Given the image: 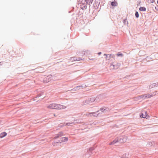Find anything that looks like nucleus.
<instances>
[{
    "mask_svg": "<svg viewBox=\"0 0 158 158\" xmlns=\"http://www.w3.org/2000/svg\"><path fill=\"white\" fill-rule=\"evenodd\" d=\"M70 60L72 61H80L82 60L80 58H76L75 57H72L71 58Z\"/></svg>",
    "mask_w": 158,
    "mask_h": 158,
    "instance_id": "0eeeda50",
    "label": "nucleus"
},
{
    "mask_svg": "<svg viewBox=\"0 0 158 158\" xmlns=\"http://www.w3.org/2000/svg\"><path fill=\"white\" fill-rule=\"evenodd\" d=\"M86 116L89 117V116H97V115L96 114V112H87L86 113V114H85Z\"/></svg>",
    "mask_w": 158,
    "mask_h": 158,
    "instance_id": "f03ea898",
    "label": "nucleus"
},
{
    "mask_svg": "<svg viewBox=\"0 0 158 158\" xmlns=\"http://www.w3.org/2000/svg\"><path fill=\"white\" fill-rule=\"evenodd\" d=\"M101 54V52H99L98 53V55H100Z\"/></svg>",
    "mask_w": 158,
    "mask_h": 158,
    "instance_id": "a211bd4d",
    "label": "nucleus"
},
{
    "mask_svg": "<svg viewBox=\"0 0 158 158\" xmlns=\"http://www.w3.org/2000/svg\"><path fill=\"white\" fill-rule=\"evenodd\" d=\"M139 10L141 11H145L146 9L143 7H140L139 8Z\"/></svg>",
    "mask_w": 158,
    "mask_h": 158,
    "instance_id": "f8f14e48",
    "label": "nucleus"
},
{
    "mask_svg": "<svg viewBox=\"0 0 158 158\" xmlns=\"http://www.w3.org/2000/svg\"><path fill=\"white\" fill-rule=\"evenodd\" d=\"M66 106H62L61 105L57 104L56 103H52L49 105L48 106L47 108L48 109H62L65 108Z\"/></svg>",
    "mask_w": 158,
    "mask_h": 158,
    "instance_id": "f257e3e1",
    "label": "nucleus"
},
{
    "mask_svg": "<svg viewBox=\"0 0 158 158\" xmlns=\"http://www.w3.org/2000/svg\"><path fill=\"white\" fill-rule=\"evenodd\" d=\"M157 86H158V83H157V84L154 83V84H151L150 86V88H152L154 87H157Z\"/></svg>",
    "mask_w": 158,
    "mask_h": 158,
    "instance_id": "9d476101",
    "label": "nucleus"
},
{
    "mask_svg": "<svg viewBox=\"0 0 158 158\" xmlns=\"http://www.w3.org/2000/svg\"><path fill=\"white\" fill-rule=\"evenodd\" d=\"M154 95H152L151 94H145L143 96H140L141 98H143L145 99L146 98H151Z\"/></svg>",
    "mask_w": 158,
    "mask_h": 158,
    "instance_id": "20e7f679",
    "label": "nucleus"
},
{
    "mask_svg": "<svg viewBox=\"0 0 158 158\" xmlns=\"http://www.w3.org/2000/svg\"><path fill=\"white\" fill-rule=\"evenodd\" d=\"M147 113L145 111H143L142 112L141 114L140 115V117L141 118H146V117L147 116Z\"/></svg>",
    "mask_w": 158,
    "mask_h": 158,
    "instance_id": "423d86ee",
    "label": "nucleus"
},
{
    "mask_svg": "<svg viewBox=\"0 0 158 158\" xmlns=\"http://www.w3.org/2000/svg\"><path fill=\"white\" fill-rule=\"evenodd\" d=\"M147 2L150 3H153L154 2V0H147Z\"/></svg>",
    "mask_w": 158,
    "mask_h": 158,
    "instance_id": "4468645a",
    "label": "nucleus"
},
{
    "mask_svg": "<svg viewBox=\"0 0 158 158\" xmlns=\"http://www.w3.org/2000/svg\"><path fill=\"white\" fill-rule=\"evenodd\" d=\"M119 139L118 138H116L112 142L110 143L109 144L110 145H114L115 144L117 143L119 141H120V139Z\"/></svg>",
    "mask_w": 158,
    "mask_h": 158,
    "instance_id": "7ed1b4c3",
    "label": "nucleus"
},
{
    "mask_svg": "<svg viewBox=\"0 0 158 158\" xmlns=\"http://www.w3.org/2000/svg\"><path fill=\"white\" fill-rule=\"evenodd\" d=\"M63 135V132H60L59 133L55 135V136L54 139H56L58 138L61 137Z\"/></svg>",
    "mask_w": 158,
    "mask_h": 158,
    "instance_id": "6e6552de",
    "label": "nucleus"
},
{
    "mask_svg": "<svg viewBox=\"0 0 158 158\" xmlns=\"http://www.w3.org/2000/svg\"><path fill=\"white\" fill-rule=\"evenodd\" d=\"M135 15L136 18H138L139 17V14L138 12H136L135 13Z\"/></svg>",
    "mask_w": 158,
    "mask_h": 158,
    "instance_id": "f3484780",
    "label": "nucleus"
},
{
    "mask_svg": "<svg viewBox=\"0 0 158 158\" xmlns=\"http://www.w3.org/2000/svg\"><path fill=\"white\" fill-rule=\"evenodd\" d=\"M104 55L106 56V60H109L111 57L113 58L114 57V55H112L111 54H104Z\"/></svg>",
    "mask_w": 158,
    "mask_h": 158,
    "instance_id": "39448f33",
    "label": "nucleus"
},
{
    "mask_svg": "<svg viewBox=\"0 0 158 158\" xmlns=\"http://www.w3.org/2000/svg\"><path fill=\"white\" fill-rule=\"evenodd\" d=\"M68 139L66 137L62 138L61 139V141L62 142H66L68 141Z\"/></svg>",
    "mask_w": 158,
    "mask_h": 158,
    "instance_id": "ddd939ff",
    "label": "nucleus"
},
{
    "mask_svg": "<svg viewBox=\"0 0 158 158\" xmlns=\"http://www.w3.org/2000/svg\"><path fill=\"white\" fill-rule=\"evenodd\" d=\"M66 125H68V123H67V124H66Z\"/></svg>",
    "mask_w": 158,
    "mask_h": 158,
    "instance_id": "aec40b11",
    "label": "nucleus"
},
{
    "mask_svg": "<svg viewBox=\"0 0 158 158\" xmlns=\"http://www.w3.org/2000/svg\"><path fill=\"white\" fill-rule=\"evenodd\" d=\"M157 3L158 4V0L157 1Z\"/></svg>",
    "mask_w": 158,
    "mask_h": 158,
    "instance_id": "6ab92c4d",
    "label": "nucleus"
},
{
    "mask_svg": "<svg viewBox=\"0 0 158 158\" xmlns=\"http://www.w3.org/2000/svg\"><path fill=\"white\" fill-rule=\"evenodd\" d=\"M117 56H121L122 57L123 56V54L122 53H118L117 54Z\"/></svg>",
    "mask_w": 158,
    "mask_h": 158,
    "instance_id": "2eb2a0df",
    "label": "nucleus"
},
{
    "mask_svg": "<svg viewBox=\"0 0 158 158\" xmlns=\"http://www.w3.org/2000/svg\"><path fill=\"white\" fill-rule=\"evenodd\" d=\"M95 100V99L94 98H90V101L91 102H94Z\"/></svg>",
    "mask_w": 158,
    "mask_h": 158,
    "instance_id": "dca6fc26",
    "label": "nucleus"
},
{
    "mask_svg": "<svg viewBox=\"0 0 158 158\" xmlns=\"http://www.w3.org/2000/svg\"><path fill=\"white\" fill-rule=\"evenodd\" d=\"M117 3L116 2H113L111 3V5L112 6H117Z\"/></svg>",
    "mask_w": 158,
    "mask_h": 158,
    "instance_id": "9b49d317",
    "label": "nucleus"
},
{
    "mask_svg": "<svg viewBox=\"0 0 158 158\" xmlns=\"http://www.w3.org/2000/svg\"><path fill=\"white\" fill-rule=\"evenodd\" d=\"M7 135V133L6 132H4L2 133H1L0 134V138H2Z\"/></svg>",
    "mask_w": 158,
    "mask_h": 158,
    "instance_id": "1a4fd4ad",
    "label": "nucleus"
}]
</instances>
